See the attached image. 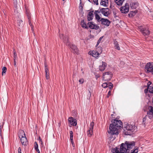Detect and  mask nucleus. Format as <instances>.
Segmentation results:
<instances>
[{"instance_id": "45", "label": "nucleus", "mask_w": 153, "mask_h": 153, "mask_svg": "<svg viewBox=\"0 0 153 153\" xmlns=\"http://www.w3.org/2000/svg\"><path fill=\"white\" fill-rule=\"evenodd\" d=\"M84 81L83 79H81L79 80V82L81 84H82L84 82Z\"/></svg>"}, {"instance_id": "19", "label": "nucleus", "mask_w": 153, "mask_h": 153, "mask_svg": "<svg viewBox=\"0 0 153 153\" xmlns=\"http://www.w3.org/2000/svg\"><path fill=\"white\" fill-rule=\"evenodd\" d=\"M107 64L105 62H102V65L99 66V69L101 71H103L106 68Z\"/></svg>"}, {"instance_id": "58", "label": "nucleus", "mask_w": 153, "mask_h": 153, "mask_svg": "<svg viewBox=\"0 0 153 153\" xmlns=\"http://www.w3.org/2000/svg\"><path fill=\"white\" fill-rule=\"evenodd\" d=\"M114 116V115L113 114H112L111 115V116L112 117H113V116Z\"/></svg>"}, {"instance_id": "2", "label": "nucleus", "mask_w": 153, "mask_h": 153, "mask_svg": "<svg viewBox=\"0 0 153 153\" xmlns=\"http://www.w3.org/2000/svg\"><path fill=\"white\" fill-rule=\"evenodd\" d=\"M135 143L134 142H130L126 141L125 142V153H137L138 149L137 148H134L133 149L130 150L134 147Z\"/></svg>"}, {"instance_id": "51", "label": "nucleus", "mask_w": 153, "mask_h": 153, "mask_svg": "<svg viewBox=\"0 0 153 153\" xmlns=\"http://www.w3.org/2000/svg\"><path fill=\"white\" fill-rule=\"evenodd\" d=\"M100 76L99 74H97L95 76V77H96V78L97 79L98 78L100 77Z\"/></svg>"}, {"instance_id": "37", "label": "nucleus", "mask_w": 153, "mask_h": 153, "mask_svg": "<svg viewBox=\"0 0 153 153\" xmlns=\"http://www.w3.org/2000/svg\"><path fill=\"white\" fill-rule=\"evenodd\" d=\"M35 145L34 146V148L35 150H36L39 149H38V145L36 142H35Z\"/></svg>"}, {"instance_id": "54", "label": "nucleus", "mask_w": 153, "mask_h": 153, "mask_svg": "<svg viewBox=\"0 0 153 153\" xmlns=\"http://www.w3.org/2000/svg\"><path fill=\"white\" fill-rule=\"evenodd\" d=\"M70 140H71V141H73V137H71V138L70 137Z\"/></svg>"}, {"instance_id": "57", "label": "nucleus", "mask_w": 153, "mask_h": 153, "mask_svg": "<svg viewBox=\"0 0 153 153\" xmlns=\"http://www.w3.org/2000/svg\"><path fill=\"white\" fill-rule=\"evenodd\" d=\"M14 65L15 66V65H16V61H15V60H14Z\"/></svg>"}, {"instance_id": "14", "label": "nucleus", "mask_w": 153, "mask_h": 153, "mask_svg": "<svg viewBox=\"0 0 153 153\" xmlns=\"http://www.w3.org/2000/svg\"><path fill=\"white\" fill-rule=\"evenodd\" d=\"M59 37L60 39L63 40L64 42L65 43L66 45L69 42L68 37L67 36H64L63 34H59Z\"/></svg>"}, {"instance_id": "33", "label": "nucleus", "mask_w": 153, "mask_h": 153, "mask_svg": "<svg viewBox=\"0 0 153 153\" xmlns=\"http://www.w3.org/2000/svg\"><path fill=\"white\" fill-rule=\"evenodd\" d=\"M45 74L48 73H49V72H48L49 70L47 67V65L45 64Z\"/></svg>"}, {"instance_id": "56", "label": "nucleus", "mask_w": 153, "mask_h": 153, "mask_svg": "<svg viewBox=\"0 0 153 153\" xmlns=\"http://www.w3.org/2000/svg\"><path fill=\"white\" fill-rule=\"evenodd\" d=\"M148 96H149V98H150V96H152V95H151V94H148Z\"/></svg>"}, {"instance_id": "25", "label": "nucleus", "mask_w": 153, "mask_h": 153, "mask_svg": "<svg viewBox=\"0 0 153 153\" xmlns=\"http://www.w3.org/2000/svg\"><path fill=\"white\" fill-rule=\"evenodd\" d=\"M129 5L128 3H126L125 4V14L128 13L129 11Z\"/></svg>"}, {"instance_id": "41", "label": "nucleus", "mask_w": 153, "mask_h": 153, "mask_svg": "<svg viewBox=\"0 0 153 153\" xmlns=\"http://www.w3.org/2000/svg\"><path fill=\"white\" fill-rule=\"evenodd\" d=\"M103 36H102L99 39H98V40L97 42L99 43H100L101 42V41L102 40V38H103Z\"/></svg>"}, {"instance_id": "60", "label": "nucleus", "mask_w": 153, "mask_h": 153, "mask_svg": "<svg viewBox=\"0 0 153 153\" xmlns=\"http://www.w3.org/2000/svg\"><path fill=\"white\" fill-rule=\"evenodd\" d=\"M80 4H81V3H82L81 0H80Z\"/></svg>"}, {"instance_id": "3", "label": "nucleus", "mask_w": 153, "mask_h": 153, "mask_svg": "<svg viewBox=\"0 0 153 153\" xmlns=\"http://www.w3.org/2000/svg\"><path fill=\"white\" fill-rule=\"evenodd\" d=\"M137 127L134 125L127 124L125 126V135H131L137 131Z\"/></svg>"}, {"instance_id": "62", "label": "nucleus", "mask_w": 153, "mask_h": 153, "mask_svg": "<svg viewBox=\"0 0 153 153\" xmlns=\"http://www.w3.org/2000/svg\"><path fill=\"white\" fill-rule=\"evenodd\" d=\"M1 126H0V130L1 129Z\"/></svg>"}, {"instance_id": "13", "label": "nucleus", "mask_w": 153, "mask_h": 153, "mask_svg": "<svg viewBox=\"0 0 153 153\" xmlns=\"http://www.w3.org/2000/svg\"><path fill=\"white\" fill-rule=\"evenodd\" d=\"M89 27L91 29H94L95 30H98L99 28L98 25H96L93 22H88V23Z\"/></svg>"}, {"instance_id": "46", "label": "nucleus", "mask_w": 153, "mask_h": 153, "mask_svg": "<svg viewBox=\"0 0 153 153\" xmlns=\"http://www.w3.org/2000/svg\"><path fill=\"white\" fill-rule=\"evenodd\" d=\"M46 78L47 79H48L49 78V73L46 74Z\"/></svg>"}, {"instance_id": "44", "label": "nucleus", "mask_w": 153, "mask_h": 153, "mask_svg": "<svg viewBox=\"0 0 153 153\" xmlns=\"http://www.w3.org/2000/svg\"><path fill=\"white\" fill-rule=\"evenodd\" d=\"M28 19L29 24V25L32 28V24L31 23L30 18H28Z\"/></svg>"}, {"instance_id": "18", "label": "nucleus", "mask_w": 153, "mask_h": 153, "mask_svg": "<svg viewBox=\"0 0 153 153\" xmlns=\"http://www.w3.org/2000/svg\"><path fill=\"white\" fill-rule=\"evenodd\" d=\"M94 11L91 10L90 11L87 16V19L88 21L92 20L94 17Z\"/></svg>"}, {"instance_id": "42", "label": "nucleus", "mask_w": 153, "mask_h": 153, "mask_svg": "<svg viewBox=\"0 0 153 153\" xmlns=\"http://www.w3.org/2000/svg\"><path fill=\"white\" fill-rule=\"evenodd\" d=\"M73 137V132L72 131H70V137Z\"/></svg>"}, {"instance_id": "40", "label": "nucleus", "mask_w": 153, "mask_h": 153, "mask_svg": "<svg viewBox=\"0 0 153 153\" xmlns=\"http://www.w3.org/2000/svg\"><path fill=\"white\" fill-rule=\"evenodd\" d=\"M38 140L39 141V142L42 145V140L41 139V137H39L38 139Z\"/></svg>"}, {"instance_id": "52", "label": "nucleus", "mask_w": 153, "mask_h": 153, "mask_svg": "<svg viewBox=\"0 0 153 153\" xmlns=\"http://www.w3.org/2000/svg\"><path fill=\"white\" fill-rule=\"evenodd\" d=\"M36 151L38 153H40V152L39 149H37V150H36Z\"/></svg>"}, {"instance_id": "24", "label": "nucleus", "mask_w": 153, "mask_h": 153, "mask_svg": "<svg viewBox=\"0 0 153 153\" xmlns=\"http://www.w3.org/2000/svg\"><path fill=\"white\" fill-rule=\"evenodd\" d=\"M124 0H114L115 2L117 5H121L122 4Z\"/></svg>"}, {"instance_id": "20", "label": "nucleus", "mask_w": 153, "mask_h": 153, "mask_svg": "<svg viewBox=\"0 0 153 153\" xmlns=\"http://www.w3.org/2000/svg\"><path fill=\"white\" fill-rule=\"evenodd\" d=\"M131 7L132 9H135L138 6V3L137 2H132L130 4Z\"/></svg>"}, {"instance_id": "47", "label": "nucleus", "mask_w": 153, "mask_h": 153, "mask_svg": "<svg viewBox=\"0 0 153 153\" xmlns=\"http://www.w3.org/2000/svg\"><path fill=\"white\" fill-rule=\"evenodd\" d=\"M111 94V91H109L108 92V94L107 96V97L108 98L109 96Z\"/></svg>"}, {"instance_id": "49", "label": "nucleus", "mask_w": 153, "mask_h": 153, "mask_svg": "<svg viewBox=\"0 0 153 153\" xmlns=\"http://www.w3.org/2000/svg\"><path fill=\"white\" fill-rule=\"evenodd\" d=\"M116 45H115V47H116V48L118 50H120V47L119 46H118V45H117V43H116Z\"/></svg>"}, {"instance_id": "63", "label": "nucleus", "mask_w": 153, "mask_h": 153, "mask_svg": "<svg viewBox=\"0 0 153 153\" xmlns=\"http://www.w3.org/2000/svg\"><path fill=\"white\" fill-rule=\"evenodd\" d=\"M88 1H89V2H91L90 1V0H88Z\"/></svg>"}, {"instance_id": "10", "label": "nucleus", "mask_w": 153, "mask_h": 153, "mask_svg": "<svg viewBox=\"0 0 153 153\" xmlns=\"http://www.w3.org/2000/svg\"><path fill=\"white\" fill-rule=\"evenodd\" d=\"M68 46L69 48H70L73 50L74 51V53L75 54H78L79 53V51L77 47L73 44L71 45L69 43V42L67 43V44L66 45Z\"/></svg>"}, {"instance_id": "22", "label": "nucleus", "mask_w": 153, "mask_h": 153, "mask_svg": "<svg viewBox=\"0 0 153 153\" xmlns=\"http://www.w3.org/2000/svg\"><path fill=\"white\" fill-rule=\"evenodd\" d=\"M137 13V10H135L134 11H131L130 13L128 14L129 17H132L135 16V15Z\"/></svg>"}, {"instance_id": "5", "label": "nucleus", "mask_w": 153, "mask_h": 153, "mask_svg": "<svg viewBox=\"0 0 153 153\" xmlns=\"http://www.w3.org/2000/svg\"><path fill=\"white\" fill-rule=\"evenodd\" d=\"M102 52V48L101 47H98L96 51H90L88 52V54L93 56L97 58L100 54Z\"/></svg>"}, {"instance_id": "39", "label": "nucleus", "mask_w": 153, "mask_h": 153, "mask_svg": "<svg viewBox=\"0 0 153 153\" xmlns=\"http://www.w3.org/2000/svg\"><path fill=\"white\" fill-rule=\"evenodd\" d=\"M152 84V82L150 81L147 84V87L148 88H150V87H152V85H150Z\"/></svg>"}, {"instance_id": "50", "label": "nucleus", "mask_w": 153, "mask_h": 153, "mask_svg": "<svg viewBox=\"0 0 153 153\" xmlns=\"http://www.w3.org/2000/svg\"><path fill=\"white\" fill-rule=\"evenodd\" d=\"M94 3L96 4L97 5H98V0H96L95 1H94Z\"/></svg>"}, {"instance_id": "21", "label": "nucleus", "mask_w": 153, "mask_h": 153, "mask_svg": "<svg viewBox=\"0 0 153 153\" xmlns=\"http://www.w3.org/2000/svg\"><path fill=\"white\" fill-rule=\"evenodd\" d=\"M108 0H101L100 3V4L101 5H102L105 7H107L108 5L107 4H108Z\"/></svg>"}, {"instance_id": "64", "label": "nucleus", "mask_w": 153, "mask_h": 153, "mask_svg": "<svg viewBox=\"0 0 153 153\" xmlns=\"http://www.w3.org/2000/svg\"><path fill=\"white\" fill-rule=\"evenodd\" d=\"M65 0H62L63 1H64Z\"/></svg>"}, {"instance_id": "6", "label": "nucleus", "mask_w": 153, "mask_h": 153, "mask_svg": "<svg viewBox=\"0 0 153 153\" xmlns=\"http://www.w3.org/2000/svg\"><path fill=\"white\" fill-rule=\"evenodd\" d=\"M113 76L112 73L110 71L105 72L103 74L102 78L105 81H110Z\"/></svg>"}, {"instance_id": "15", "label": "nucleus", "mask_w": 153, "mask_h": 153, "mask_svg": "<svg viewBox=\"0 0 153 153\" xmlns=\"http://www.w3.org/2000/svg\"><path fill=\"white\" fill-rule=\"evenodd\" d=\"M68 121L73 126H76L77 125L76 120L74 118L70 117L68 118Z\"/></svg>"}, {"instance_id": "29", "label": "nucleus", "mask_w": 153, "mask_h": 153, "mask_svg": "<svg viewBox=\"0 0 153 153\" xmlns=\"http://www.w3.org/2000/svg\"><path fill=\"white\" fill-rule=\"evenodd\" d=\"M108 82L104 83L102 84V86L103 88H106L108 86Z\"/></svg>"}, {"instance_id": "23", "label": "nucleus", "mask_w": 153, "mask_h": 153, "mask_svg": "<svg viewBox=\"0 0 153 153\" xmlns=\"http://www.w3.org/2000/svg\"><path fill=\"white\" fill-rule=\"evenodd\" d=\"M81 25L82 27L83 28H84L86 29H88V27L86 23L85 22L84 20L81 21Z\"/></svg>"}, {"instance_id": "28", "label": "nucleus", "mask_w": 153, "mask_h": 153, "mask_svg": "<svg viewBox=\"0 0 153 153\" xmlns=\"http://www.w3.org/2000/svg\"><path fill=\"white\" fill-rule=\"evenodd\" d=\"M7 68L6 67H4L2 68V75H3L4 74H5Z\"/></svg>"}, {"instance_id": "1", "label": "nucleus", "mask_w": 153, "mask_h": 153, "mask_svg": "<svg viewBox=\"0 0 153 153\" xmlns=\"http://www.w3.org/2000/svg\"><path fill=\"white\" fill-rule=\"evenodd\" d=\"M123 127V123L120 120L117 119H114L112 123L110 125L109 130L108 131L109 140L112 141L114 140L118 134V130Z\"/></svg>"}, {"instance_id": "36", "label": "nucleus", "mask_w": 153, "mask_h": 153, "mask_svg": "<svg viewBox=\"0 0 153 153\" xmlns=\"http://www.w3.org/2000/svg\"><path fill=\"white\" fill-rule=\"evenodd\" d=\"M101 8H101V7H99V10H95V12H94L95 14H98V13H99L100 12H101V11H100V9Z\"/></svg>"}, {"instance_id": "4", "label": "nucleus", "mask_w": 153, "mask_h": 153, "mask_svg": "<svg viewBox=\"0 0 153 153\" xmlns=\"http://www.w3.org/2000/svg\"><path fill=\"white\" fill-rule=\"evenodd\" d=\"M111 151L112 153H124V143H122L120 147L113 148Z\"/></svg>"}, {"instance_id": "16", "label": "nucleus", "mask_w": 153, "mask_h": 153, "mask_svg": "<svg viewBox=\"0 0 153 153\" xmlns=\"http://www.w3.org/2000/svg\"><path fill=\"white\" fill-rule=\"evenodd\" d=\"M139 29L143 34L144 36H148L149 34L150 31L147 28H140Z\"/></svg>"}, {"instance_id": "31", "label": "nucleus", "mask_w": 153, "mask_h": 153, "mask_svg": "<svg viewBox=\"0 0 153 153\" xmlns=\"http://www.w3.org/2000/svg\"><path fill=\"white\" fill-rule=\"evenodd\" d=\"M26 14L28 18H30V14L29 13V11L27 9H26Z\"/></svg>"}, {"instance_id": "32", "label": "nucleus", "mask_w": 153, "mask_h": 153, "mask_svg": "<svg viewBox=\"0 0 153 153\" xmlns=\"http://www.w3.org/2000/svg\"><path fill=\"white\" fill-rule=\"evenodd\" d=\"M13 59L14 60H15L17 57V54L14 49L13 50Z\"/></svg>"}, {"instance_id": "26", "label": "nucleus", "mask_w": 153, "mask_h": 153, "mask_svg": "<svg viewBox=\"0 0 153 153\" xmlns=\"http://www.w3.org/2000/svg\"><path fill=\"white\" fill-rule=\"evenodd\" d=\"M18 24L20 27H22L23 26V23L22 20H19L18 21Z\"/></svg>"}, {"instance_id": "59", "label": "nucleus", "mask_w": 153, "mask_h": 153, "mask_svg": "<svg viewBox=\"0 0 153 153\" xmlns=\"http://www.w3.org/2000/svg\"><path fill=\"white\" fill-rule=\"evenodd\" d=\"M81 71H82V73L83 74H84V72H83V69H82H82H81Z\"/></svg>"}, {"instance_id": "11", "label": "nucleus", "mask_w": 153, "mask_h": 153, "mask_svg": "<svg viewBox=\"0 0 153 153\" xmlns=\"http://www.w3.org/2000/svg\"><path fill=\"white\" fill-rule=\"evenodd\" d=\"M94 125V123L93 122H92L91 123L89 129L87 131L88 136L89 137H91L92 135L93 132Z\"/></svg>"}, {"instance_id": "30", "label": "nucleus", "mask_w": 153, "mask_h": 153, "mask_svg": "<svg viewBox=\"0 0 153 153\" xmlns=\"http://www.w3.org/2000/svg\"><path fill=\"white\" fill-rule=\"evenodd\" d=\"M150 88L149 90V93L150 94H153V85L152 84V87H150Z\"/></svg>"}, {"instance_id": "27", "label": "nucleus", "mask_w": 153, "mask_h": 153, "mask_svg": "<svg viewBox=\"0 0 153 153\" xmlns=\"http://www.w3.org/2000/svg\"><path fill=\"white\" fill-rule=\"evenodd\" d=\"M95 17L96 19L98 21V22L101 21L100 19L101 18L98 14H95Z\"/></svg>"}, {"instance_id": "34", "label": "nucleus", "mask_w": 153, "mask_h": 153, "mask_svg": "<svg viewBox=\"0 0 153 153\" xmlns=\"http://www.w3.org/2000/svg\"><path fill=\"white\" fill-rule=\"evenodd\" d=\"M108 87H109L110 90H112L113 87V85L111 82H108Z\"/></svg>"}, {"instance_id": "55", "label": "nucleus", "mask_w": 153, "mask_h": 153, "mask_svg": "<svg viewBox=\"0 0 153 153\" xmlns=\"http://www.w3.org/2000/svg\"><path fill=\"white\" fill-rule=\"evenodd\" d=\"M71 143H72V145H73L74 144V141H71Z\"/></svg>"}, {"instance_id": "48", "label": "nucleus", "mask_w": 153, "mask_h": 153, "mask_svg": "<svg viewBox=\"0 0 153 153\" xmlns=\"http://www.w3.org/2000/svg\"><path fill=\"white\" fill-rule=\"evenodd\" d=\"M18 153H22L21 148L20 147H19L18 149Z\"/></svg>"}, {"instance_id": "43", "label": "nucleus", "mask_w": 153, "mask_h": 153, "mask_svg": "<svg viewBox=\"0 0 153 153\" xmlns=\"http://www.w3.org/2000/svg\"><path fill=\"white\" fill-rule=\"evenodd\" d=\"M150 88H148L147 87V88L146 89L144 90V92L146 94L148 93V92H149V89Z\"/></svg>"}, {"instance_id": "53", "label": "nucleus", "mask_w": 153, "mask_h": 153, "mask_svg": "<svg viewBox=\"0 0 153 153\" xmlns=\"http://www.w3.org/2000/svg\"><path fill=\"white\" fill-rule=\"evenodd\" d=\"M99 43H100L97 42V44H96V47H97V46H98V45H99Z\"/></svg>"}, {"instance_id": "7", "label": "nucleus", "mask_w": 153, "mask_h": 153, "mask_svg": "<svg viewBox=\"0 0 153 153\" xmlns=\"http://www.w3.org/2000/svg\"><path fill=\"white\" fill-rule=\"evenodd\" d=\"M145 70L147 73L151 72L153 74V62L147 63L145 65Z\"/></svg>"}, {"instance_id": "35", "label": "nucleus", "mask_w": 153, "mask_h": 153, "mask_svg": "<svg viewBox=\"0 0 153 153\" xmlns=\"http://www.w3.org/2000/svg\"><path fill=\"white\" fill-rule=\"evenodd\" d=\"M146 116H147L146 115L144 117L143 119V122L142 123V124L145 125L146 123Z\"/></svg>"}, {"instance_id": "38", "label": "nucleus", "mask_w": 153, "mask_h": 153, "mask_svg": "<svg viewBox=\"0 0 153 153\" xmlns=\"http://www.w3.org/2000/svg\"><path fill=\"white\" fill-rule=\"evenodd\" d=\"M120 10L122 13H124V7H122L120 8Z\"/></svg>"}, {"instance_id": "17", "label": "nucleus", "mask_w": 153, "mask_h": 153, "mask_svg": "<svg viewBox=\"0 0 153 153\" xmlns=\"http://www.w3.org/2000/svg\"><path fill=\"white\" fill-rule=\"evenodd\" d=\"M101 24L107 26H109L111 22L108 20L105 19L103 18L101 19Z\"/></svg>"}, {"instance_id": "8", "label": "nucleus", "mask_w": 153, "mask_h": 153, "mask_svg": "<svg viewBox=\"0 0 153 153\" xmlns=\"http://www.w3.org/2000/svg\"><path fill=\"white\" fill-rule=\"evenodd\" d=\"M22 133L23 134V135H19V137L21 138L20 141L23 145L26 146L27 144V139L25 136V133L24 131H22Z\"/></svg>"}, {"instance_id": "61", "label": "nucleus", "mask_w": 153, "mask_h": 153, "mask_svg": "<svg viewBox=\"0 0 153 153\" xmlns=\"http://www.w3.org/2000/svg\"><path fill=\"white\" fill-rule=\"evenodd\" d=\"M79 7H81V8L82 9V6H80Z\"/></svg>"}, {"instance_id": "12", "label": "nucleus", "mask_w": 153, "mask_h": 153, "mask_svg": "<svg viewBox=\"0 0 153 153\" xmlns=\"http://www.w3.org/2000/svg\"><path fill=\"white\" fill-rule=\"evenodd\" d=\"M149 111H148L147 114L149 118L152 119L153 118V107L151 106H149L148 107Z\"/></svg>"}, {"instance_id": "9", "label": "nucleus", "mask_w": 153, "mask_h": 153, "mask_svg": "<svg viewBox=\"0 0 153 153\" xmlns=\"http://www.w3.org/2000/svg\"><path fill=\"white\" fill-rule=\"evenodd\" d=\"M100 11L104 16L107 17L111 13V11L108 8H102Z\"/></svg>"}]
</instances>
